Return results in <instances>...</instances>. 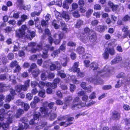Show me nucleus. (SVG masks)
I'll return each mask as SVG.
<instances>
[{
	"label": "nucleus",
	"instance_id": "f257e3e1",
	"mask_svg": "<svg viewBox=\"0 0 130 130\" xmlns=\"http://www.w3.org/2000/svg\"><path fill=\"white\" fill-rule=\"evenodd\" d=\"M110 70L108 66H106L103 70L98 71L97 74L95 77L93 78H91L90 81L91 82L95 84L98 85L103 84V81L99 77L103 76L107 77L109 76Z\"/></svg>",
	"mask_w": 130,
	"mask_h": 130
},
{
	"label": "nucleus",
	"instance_id": "f03ea898",
	"mask_svg": "<svg viewBox=\"0 0 130 130\" xmlns=\"http://www.w3.org/2000/svg\"><path fill=\"white\" fill-rule=\"evenodd\" d=\"M49 31L50 30L46 28L45 29V33L46 34H47L49 36L48 41L50 44H52L53 41L55 44H59L61 40L62 39L63 36V34L61 33L59 34H54L53 36L54 38V39L53 40L52 37H51V34L50 33Z\"/></svg>",
	"mask_w": 130,
	"mask_h": 130
},
{
	"label": "nucleus",
	"instance_id": "7ed1b4c3",
	"mask_svg": "<svg viewBox=\"0 0 130 130\" xmlns=\"http://www.w3.org/2000/svg\"><path fill=\"white\" fill-rule=\"evenodd\" d=\"M40 114L39 112H35L34 113V119H31L29 122V124L30 125H35L36 126V129H40L42 128L43 127L45 126L47 124V122H41V125L39 126H37L38 124L37 122V121L39 120V117L40 115Z\"/></svg>",
	"mask_w": 130,
	"mask_h": 130
},
{
	"label": "nucleus",
	"instance_id": "20e7f679",
	"mask_svg": "<svg viewBox=\"0 0 130 130\" xmlns=\"http://www.w3.org/2000/svg\"><path fill=\"white\" fill-rule=\"evenodd\" d=\"M28 32L29 35H26L25 34V31H24L21 30L20 29L17 30L16 31V35L17 37L20 38L25 39L27 38L31 39L32 38L35 37V32L34 31L30 32L28 30Z\"/></svg>",
	"mask_w": 130,
	"mask_h": 130
},
{
	"label": "nucleus",
	"instance_id": "39448f33",
	"mask_svg": "<svg viewBox=\"0 0 130 130\" xmlns=\"http://www.w3.org/2000/svg\"><path fill=\"white\" fill-rule=\"evenodd\" d=\"M84 33L78 34V37L81 41L86 43L88 40V36L91 35L94 31L87 27L84 29Z\"/></svg>",
	"mask_w": 130,
	"mask_h": 130
},
{
	"label": "nucleus",
	"instance_id": "423d86ee",
	"mask_svg": "<svg viewBox=\"0 0 130 130\" xmlns=\"http://www.w3.org/2000/svg\"><path fill=\"white\" fill-rule=\"evenodd\" d=\"M36 45V43L35 42H31L28 43V46L25 49L27 51L35 53L37 51H41L42 49L43 44L42 42L37 45L36 48H34V47Z\"/></svg>",
	"mask_w": 130,
	"mask_h": 130
},
{
	"label": "nucleus",
	"instance_id": "0eeeda50",
	"mask_svg": "<svg viewBox=\"0 0 130 130\" xmlns=\"http://www.w3.org/2000/svg\"><path fill=\"white\" fill-rule=\"evenodd\" d=\"M40 110L41 113L44 115L46 117L49 116V119L51 120H53L55 118H56L57 115L55 113H50V109L46 107H42L40 108Z\"/></svg>",
	"mask_w": 130,
	"mask_h": 130
},
{
	"label": "nucleus",
	"instance_id": "6e6552de",
	"mask_svg": "<svg viewBox=\"0 0 130 130\" xmlns=\"http://www.w3.org/2000/svg\"><path fill=\"white\" fill-rule=\"evenodd\" d=\"M55 64L52 63L51 65L50 66V69L52 71H53L57 69L58 70H60L61 68V66L60 63L58 61H56Z\"/></svg>",
	"mask_w": 130,
	"mask_h": 130
},
{
	"label": "nucleus",
	"instance_id": "1a4fd4ad",
	"mask_svg": "<svg viewBox=\"0 0 130 130\" xmlns=\"http://www.w3.org/2000/svg\"><path fill=\"white\" fill-rule=\"evenodd\" d=\"M11 115H10L9 117L7 118V121L6 123H4L2 125V127L4 130H7L9 127V124L12 123L13 122L12 118L11 117Z\"/></svg>",
	"mask_w": 130,
	"mask_h": 130
},
{
	"label": "nucleus",
	"instance_id": "9d476101",
	"mask_svg": "<svg viewBox=\"0 0 130 130\" xmlns=\"http://www.w3.org/2000/svg\"><path fill=\"white\" fill-rule=\"evenodd\" d=\"M8 85H6L3 83H0V92H3L6 91L9 88Z\"/></svg>",
	"mask_w": 130,
	"mask_h": 130
},
{
	"label": "nucleus",
	"instance_id": "9b49d317",
	"mask_svg": "<svg viewBox=\"0 0 130 130\" xmlns=\"http://www.w3.org/2000/svg\"><path fill=\"white\" fill-rule=\"evenodd\" d=\"M90 68L94 71L95 72L99 70V67L97 63L95 62H93L91 64L90 66Z\"/></svg>",
	"mask_w": 130,
	"mask_h": 130
},
{
	"label": "nucleus",
	"instance_id": "f8f14e48",
	"mask_svg": "<svg viewBox=\"0 0 130 130\" xmlns=\"http://www.w3.org/2000/svg\"><path fill=\"white\" fill-rule=\"evenodd\" d=\"M81 87L83 89L87 91L88 92H89L91 91L92 87L90 86L86 87V83L84 82H82L81 85Z\"/></svg>",
	"mask_w": 130,
	"mask_h": 130
},
{
	"label": "nucleus",
	"instance_id": "ddd939ff",
	"mask_svg": "<svg viewBox=\"0 0 130 130\" xmlns=\"http://www.w3.org/2000/svg\"><path fill=\"white\" fill-rule=\"evenodd\" d=\"M46 47L47 49L44 48L43 50V55H42V57L44 58H47L48 57V55L47 54L48 50L50 48V46L48 45H46Z\"/></svg>",
	"mask_w": 130,
	"mask_h": 130
},
{
	"label": "nucleus",
	"instance_id": "4468645a",
	"mask_svg": "<svg viewBox=\"0 0 130 130\" xmlns=\"http://www.w3.org/2000/svg\"><path fill=\"white\" fill-rule=\"evenodd\" d=\"M89 39L90 41L93 42L96 41V33L94 31L93 33H91V35H89Z\"/></svg>",
	"mask_w": 130,
	"mask_h": 130
},
{
	"label": "nucleus",
	"instance_id": "2eb2a0df",
	"mask_svg": "<svg viewBox=\"0 0 130 130\" xmlns=\"http://www.w3.org/2000/svg\"><path fill=\"white\" fill-rule=\"evenodd\" d=\"M0 112L1 114H0V120L2 121L4 119V116L8 115L10 114V112H8L7 113H5V110L4 109H0Z\"/></svg>",
	"mask_w": 130,
	"mask_h": 130
},
{
	"label": "nucleus",
	"instance_id": "dca6fc26",
	"mask_svg": "<svg viewBox=\"0 0 130 130\" xmlns=\"http://www.w3.org/2000/svg\"><path fill=\"white\" fill-rule=\"evenodd\" d=\"M107 26H97L96 28V30L98 31L102 32H104L106 29H107Z\"/></svg>",
	"mask_w": 130,
	"mask_h": 130
},
{
	"label": "nucleus",
	"instance_id": "f3484780",
	"mask_svg": "<svg viewBox=\"0 0 130 130\" xmlns=\"http://www.w3.org/2000/svg\"><path fill=\"white\" fill-rule=\"evenodd\" d=\"M108 4L113 11H115L117 9L118 7L117 5L114 4L112 2L110 1L108 2Z\"/></svg>",
	"mask_w": 130,
	"mask_h": 130
},
{
	"label": "nucleus",
	"instance_id": "a211bd4d",
	"mask_svg": "<svg viewBox=\"0 0 130 130\" xmlns=\"http://www.w3.org/2000/svg\"><path fill=\"white\" fill-rule=\"evenodd\" d=\"M86 105V103L85 104L81 103L78 104H75L73 105L72 106V109L74 110L77 108H79L81 107L85 106Z\"/></svg>",
	"mask_w": 130,
	"mask_h": 130
},
{
	"label": "nucleus",
	"instance_id": "6ab92c4d",
	"mask_svg": "<svg viewBox=\"0 0 130 130\" xmlns=\"http://www.w3.org/2000/svg\"><path fill=\"white\" fill-rule=\"evenodd\" d=\"M48 106L50 109V110L55 111L56 110L57 107L55 105V103L53 102H51L49 103Z\"/></svg>",
	"mask_w": 130,
	"mask_h": 130
},
{
	"label": "nucleus",
	"instance_id": "aec40b11",
	"mask_svg": "<svg viewBox=\"0 0 130 130\" xmlns=\"http://www.w3.org/2000/svg\"><path fill=\"white\" fill-rule=\"evenodd\" d=\"M122 60V58L120 56H118L113 60L111 62V64H114L118 63Z\"/></svg>",
	"mask_w": 130,
	"mask_h": 130
},
{
	"label": "nucleus",
	"instance_id": "412c9836",
	"mask_svg": "<svg viewBox=\"0 0 130 130\" xmlns=\"http://www.w3.org/2000/svg\"><path fill=\"white\" fill-rule=\"evenodd\" d=\"M79 63L78 62H75L72 68L73 72H76L79 71H80V69L78 68V67L79 66Z\"/></svg>",
	"mask_w": 130,
	"mask_h": 130
},
{
	"label": "nucleus",
	"instance_id": "4be33fe9",
	"mask_svg": "<svg viewBox=\"0 0 130 130\" xmlns=\"http://www.w3.org/2000/svg\"><path fill=\"white\" fill-rule=\"evenodd\" d=\"M61 15L62 17L65 19L66 21H68L69 20L70 18L68 13L66 11H63L61 13Z\"/></svg>",
	"mask_w": 130,
	"mask_h": 130
},
{
	"label": "nucleus",
	"instance_id": "5701e85b",
	"mask_svg": "<svg viewBox=\"0 0 130 130\" xmlns=\"http://www.w3.org/2000/svg\"><path fill=\"white\" fill-rule=\"evenodd\" d=\"M23 124L24 125L20 123L19 125V127L17 130H23L24 129H26L28 127L29 125L28 124L25 123Z\"/></svg>",
	"mask_w": 130,
	"mask_h": 130
},
{
	"label": "nucleus",
	"instance_id": "b1692460",
	"mask_svg": "<svg viewBox=\"0 0 130 130\" xmlns=\"http://www.w3.org/2000/svg\"><path fill=\"white\" fill-rule=\"evenodd\" d=\"M112 117L115 119H119L120 118V113L117 111H114L112 113Z\"/></svg>",
	"mask_w": 130,
	"mask_h": 130
},
{
	"label": "nucleus",
	"instance_id": "393cba45",
	"mask_svg": "<svg viewBox=\"0 0 130 130\" xmlns=\"http://www.w3.org/2000/svg\"><path fill=\"white\" fill-rule=\"evenodd\" d=\"M68 60V59L66 57L61 59V63L63 66L65 67L67 66Z\"/></svg>",
	"mask_w": 130,
	"mask_h": 130
},
{
	"label": "nucleus",
	"instance_id": "a878e982",
	"mask_svg": "<svg viewBox=\"0 0 130 130\" xmlns=\"http://www.w3.org/2000/svg\"><path fill=\"white\" fill-rule=\"evenodd\" d=\"M72 99L73 98L72 96H69L66 98L64 102H65L66 104H68L69 105L72 101Z\"/></svg>",
	"mask_w": 130,
	"mask_h": 130
},
{
	"label": "nucleus",
	"instance_id": "bb28decb",
	"mask_svg": "<svg viewBox=\"0 0 130 130\" xmlns=\"http://www.w3.org/2000/svg\"><path fill=\"white\" fill-rule=\"evenodd\" d=\"M77 51L79 54H82L85 53V49L83 47L79 46L77 48Z\"/></svg>",
	"mask_w": 130,
	"mask_h": 130
},
{
	"label": "nucleus",
	"instance_id": "cd10ccee",
	"mask_svg": "<svg viewBox=\"0 0 130 130\" xmlns=\"http://www.w3.org/2000/svg\"><path fill=\"white\" fill-rule=\"evenodd\" d=\"M8 77L7 79L9 80H12V82L14 84H15L16 83L15 77L13 75L10 76L7 75Z\"/></svg>",
	"mask_w": 130,
	"mask_h": 130
},
{
	"label": "nucleus",
	"instance_id": "c85d7f7f",
	"mask_svg": "<svg viewBox=\"0 0 130 130\" xmlns=\"http://www.w3.org/2000/svg\"><path fill=\"white\" fill-rule=\"evenodd\" d=\"M24 111L22 109H19L17 110V112L16 114V116L17 118L19 117L22 114L24 113Z\"/></svg>",
	"mask_w": 130,
	"mask_h": 130
},
{
	"label": "nucleus",
	"instance_id": "c756f323",
	"mask_svg": "<svg viewBox=\"0 0 130 130\" xmlns=\"http://www.w3.org/2000/svg\"><path fill=\"white\" fill-rule=\"evenodd\" d=\"M32 74L34 77L37 76L40 73L39 70L37 68L33 71H32Z\"/></svg>",
	"mask_w": 130,
	"mask_h": 130
},
{
	"label": "nucleus",
	"instance_id": "7c9ffc66",
	"mask_svg": "<svg viewBox=\"0 0 130 130\" xmlns=\"http://www.w3.org/2000/svg\"><path fill=\"white\" fill-rule=\"evenodd\" d=\"M83 24V22L80 20H78L75 25V27L77 28H79L81 25Z\"/></svg>",
	"mask_w": 130,
	"mask_h": 130
},
{
	"label": "nucleus",
	"instance_id": "2f4dec72",
	"mask_svg": "<svg viewBox=\"0 0 130 130\" xmlns=\"http://www.w3.org/2000/svg\"><path fill=\"white\" fill-rule=\"evenodd\" d=\"M13 96L10 94H9L6 96L5 102H9L12 100H13Z\"/></svg>",
	"mask_w": 130,
	"mask_h": 130
},
{
	"label": "nucleus",
	"instance_id": "473e14b6",
	"mask_svg": "<svg viewBox=\"0 0 130 130\" xmlns=\"http://www.w3.org/2000/svg\"><path fill=\"white\" fill-rule=\"evenodd\" d=\"M60 50L59 49L57 50L54 51L51 54V56L54 58L56 57L57 55V54L60 53Z\"/></svg>",
	"mask_w": 130,
	"mask_h": 130
},
{
	"label": "nucleus",
	"instance_id": "72a5a7b5",
	"mask_svg": "<svg viewBox=\"0 0 130 130\" xmlns=\"http://www.w3.org/2000/svg\"><path fill=\"white\" fill-rule=\"evenodd\" d=\"M61 25L62 26V29L63 31L66 32L68 30L67 26L64 22H62L60 23Z\"/></svg>",
	"mask_w": 130,
	"mask_h": 130
},
{
	"label": "nucleus",
	"instance_id": "f704fd0d",
	"mask_svg": "<svg viewBox=\"0 0 130 130\" xmlns=\"http://www.w3.org/2000/svg\"><path fill=\"white\" fill-rule=\"evenodd\" d=\"M69 4L68 3V2L67 1H64L63 3L62 7L63 8L66 9L69 8Z\"/></svg>",
	"mask_w": 130,
	"mask_h": 130
},
{
	"label": "nucleus",
	"instance_id": "c9c22d12",
	"mask_svg": "<svg viewBox=\"0 0 130 130\" xmlns=\"http://www.w3.org/2000/svg\"><path fill=\"white\" fill-rule=\"evenodd\" d=\"M72 82L75 84H78L79 83V81L77 80L76 78V77L75 76H72L71 77Z\"/></svg>",
	"mask_w": 130,
	"mask_h": 130
},
{
	"label": "nucleus",
	"instance_id": "e433bc0d",
	"mask_svg": "<svg viewBox=\"0 0 130 130\" xmlns=\"http://www.w3.org/2000/svg\"><path fill=\"white\" fill-rule=\"evenodd\" d=\"M38 95L40 97L42 98L45 97V91L44 90H42L40 91L38 93Z\"/></svg>",
	"mask_w": 130,
	"mask_h": 130
},
{
	"label": "nucleus",
	"instance_id": "4c0bfd02",
	"mask_svg": "<svg viewBox=\"0 0 130 130\" xmlns=\"http://www.w3.org/2000/svg\"><path fill=\"white\" fill-rule=\"evenodd\" d=\"M108 50L106 48L105 50L104 53L103 54V56L105 59H107L109 55V53L108 51Z\"/></svg>",
	"mask_w": 130,
	"mask_h": 130
},
{
	"label": "nucleus",
	"instance_id": "58836bf2",
	"mask_svg": "<svg viewBox=\"0 0 130 130\" xmlns=\"http://www.w3.org/2000/svg\"><path fill=\"white\" fill-rule=\"evenodd\" d=\"M37 66L36 64L35 63H32V64L30 67V69L28 71L29 72H32V69L35 68L37 67Z\"/></svg>",
	"mask_w": 130,
	"mask_h": 130
},
{
	"label": "nucleus",
	"instance_id": "ea45409f",
	"mask_svg": "<svg viewBox=\"0 0 130 130\" xmlns=\"http://www.w3.org/2000/svg\"><path fill=\"white\" fill-rule=\"evenodd\" d=\"M58 74L62 78H65L66 75L63 73V71H58Z\"/></svg>",
	"mask_w": 130,
	"mask_h": 130
},
{
	"label": "nucleus",
	"instance_id": "a19ab883",
	"mask_svg": "<svg viewBox=\"0 0 130 130\" xmlns=\"http://www.w3.org/2000/svg\"><path fill=\"white\" fill-rule=\"evenodd\" d=\"M38 86L41 89L43 88L45 86V82L42 81L40 82L38 84Z\"/></svg>",
	"mask_w": 130,
	"mask_h": 130
},
{
	"label": "nucleus",
	"instance_id": "79ce46f5",
	"mask_svg": "<svg viewBox=\"0 0 130 130\" xmlns=\"http://www.w3.org/2000/svg\"><path fill=\"white\" fill-rule=\"evenodd\" d=\"M66 42L65 41H64L62 44L61 45L60 47L59 50H60L62 51H64L66 49V46L65 44Z\"/></svg>",
	"mask_w": 130,
	"mask_h": 130
},
{
	"label": "nucleus",
	"instance_id": "37998d69",
	"mask_svg": "<svg viewBox=\"0 0 130 130\" xmlns=\"http://www.w3.org/2000/svg\"><path fill=\"white\" fill-rule=\"evenodd\" d=\"M66 122H63L60 123L59 125L60 126H62L63 125L65 126V127H66L68 125H69L71 124L72 123H66Z\"/></svg>",
	"mask_w": 130,
	"mask_h": 130
},
{
	"label": "nucleus",
	"instance_id": "c03bdc74",
	"mask_svg": "<svg viewBox=\"0 0 130 130\" xmlns=\"http://www.w3.org/2000/svg\"><path fill=\"white\" fill-rule=\"evenodd\" d=\"M18 65L17 62L16 61H13L11 63L10 66L11 68H13Z\"/></svg>",
	"mask_w": 130,
	"mask_h": 130
},
{
	"label": "nucleus",
	"instance_id": "a18cd8bd",
	"mask_svg": "<svg viewBox=\"0 0 130 130\" xmlns=\"http://www.w3.org/2000/svg\"><path fill=\"white\" fill-rule=\"evenodd\" d=\"M32 95L30 93H27L26 95V98L29 100H31L32 98Z\"/></svg>",
	"mask_w": 130,
	"mask_h": 130
},
{
	"label": "nucleus",
	"instance_id": "49530a36",
	"mask_svg": "<svg viewBox=\"0 0 130 130\" xmlns=\"http://www.w3.org/2000/svg\"><path fill=\"white\" fill-rule=\"evenodd\" d=\"M16 104L17 105H21L22 106H23L24 103L20 100H17L16 102Z\"/></svg>",
	"mask_w": 130,
	"mask_h": 130
},
{
	"label": "nucleus",
	"instance_id": "de8ad7c7",
	"mask_svg": "<svg viewBox=\"0 0 130 130\" xmlns=\"http://www.w3.org/2000/svg\"><path fill=\"white\" fill-rule=\"evenodd\" d=\"M106 49H108V52L112 55H113L115 54V50L113 48H107Z\"/></svg>",
	"mask_w": 130,
	"mask_h": 130
},
{
	"label": "nucleus",
	"instance_id": "09e8293b",
	"mask_svg": "<svg viewBox=\"0 0 130 130\" xmlns=\"http://www.w3.org/2000/svg\"><path fill=\"white\" fill-rule=\"evenodd\" d=\"M37 58V56L36 55H34L31 56L30 57V59L32 60L35 61Z\"/></svg>",
	"mask_w": 130,
	"mask_h": 130
},
{
	"label": "nucleus",
	"instance_id": "8fccbe9b",
	"mask_svg": "<svg viewBox=\"0 0 130 130\" xmlns=\"http://www.w3.org/2000/svg\"><path fill=\"white\" fill-rule=\"evenodd\" d=\"M101 6L99 4H95L94 7V9L95 10H100L101 9Z\"/></svg>",
	"mask_w": 130,
	"mask_h": 130
},
{
	"label": "nucleus",
	"instance_id": "3c124183",
	"mask_svg": "<svg viewBox=\"0 0 130 130\" xmlns=\"http://www.w3.org/2000/svg\"><path fill=\"white\" fill-rule=\"evenodd\" d=\"M7 75H5L3 74L0 75V80H1L7 79Z\"/></svg>",
	"mask_w": 130,
	"mask_h": 130
},
{
	"label": "nucleus",
	"instance_id": "603ef678",
	"mask_svg": "<svg viewBox=\"0 0 130 130\" xmlns=\"http://www.w3.org/2000/svg\"><path fill=\"white\" fill-rule=\"evenodd\" d=\"M73 15L75 17L78 18L80 16V15L77 11H75L73 13Z\"/></svg>",
	"mask_w": 130,
	"mask_h": 130
},
{
	"label": "nucleus",
	"instance_id": "864d4df0",
	"mask_svg": "<svg viewBox=\"0 0 130 130\" xmlns=\"http://www.w3.org/2000/svg\"><path fill=\"white\" fill-rule=\"evenodd\" d=\"M111 88V86L110 85H105L102 87V89L104 90H109Z\"/></svg>",
	"mask_w": 130,
	"mask_h": 130
},
{
	"label": "nucleus",
	"instance_id": "5fc2aeb1",
	"mask_svg": "<svg viewBox=\"0 0 130 130\" xmlns=\"http://www.w3.org/2000/svg\"><path fill=\"white\" fill-rule=\"evenodd\" d=\"M41 12V11H40L38 12H34L31 13V16L32 17H35L36 15L37 16H39Z\"/></svg>",
	"mask_w": 130,
	"mask_h": 130
},
{
	"label": "nucleus",
	"instance_id": "6e6d98bb",
	"mask_svg": "<svg viewBox=\"0 0 130 130\" xmlns=\"http://www.w3.org/2000/svg\"><path fill=\"white\" fill-rule=\"evenodd\" d=\"M28 16L26 14H23L21 16V19L24 21H25V20L28 19Z\"/></svg>",
	"mask_w": 130,
	"mask_h": 130
},
{
	"label": "nucleus",
	"instance_id": "4d7b16f0",
	"mask_svg": "<svg viewBox=\"0 0 130 130\" xmlns=\"http://www.w3.org/2000/svg\"><path fill=\"white\" fill-rule=\"evenodd\" d=\"M55 74L54 73H50L47 75V77L48 78L51 79L53 78L55 76Z\"/></svg>",
	"mask_w": 130,
	"mask_h": 130
},
{
	"label": "nucleus",
	"instance_id": "13d9d810",
	"mask_svg": "<svg viewBox=\"0 0 130 130\" xmlns=\"http://www.w3.org/2000/svg\"><path fill=\"white\" fill-rule=\"evenodd\" d=\"M15 90L18 92H20L22 90L21 85H17L15 88Z\"/></svg>",
	"mask_w": 130,
	"mask_h": 130
},
{
	"label": "nucleus",
	"instance_id": "bf43d9fd",
	"mask_svg": "<svg viewBox=\"0 0 130 130\" xmlns=\"http://www.w3.org/2000/svg\"><path fill=\"white\" fill-rule=\"evenodd\" d=\"M56 21L55 20H54L52 22V25L54 26L56 29H58L59 28V26L56 23Z\"/></svg>",
	"mask_w": 130,
	"mask_h": 130
},
{
	"label": "nucleus",
	"instance_id": "052dcab7",
	"mask_svg": "<svg viewBox=\"0 0 130 130\" xmlns=\"http://www.w3.org/2000/svg\"><path fill=\"white\" fill-rule=\"evenodd\" d=\"M125 76V74L121 72L117 76V78H124Z\"/></svg>",
	"mask_w": 130,
	"mask_h": 130
},
{
	"label": "nucleus",
	"instance_id": "680f3d73",
	"mask_svg": "<svg viewBox=\"0 0 130 130\" xmlns=\"http://www.w3.org/2000/svg\"><path fill=\"white\" fill-rule=\"evenodd\" d=\"M14 55L12 53H9L7 57L8 59L10 60H11L13 58Z\"/></svg>",
	"mask_w": 130,
	"mask_h": 130
},
{
	"label": "nucleus",
	"instance_id": "e2e57ef3",
	"mask_svg": "<svg viewBox=\"0 0 130 130\" xmlns=\"http://www.w3.org/2000/svg\"><path fill=\"white\" fill-rule=\"evenodd\" d=\"M20 13L19 12H14L13 16V17L15 19L18 18L19 17V14Z\"/></svg>",
	"mask_w": 130,
	"mask_h": 130
},
{
	"label": "nucleus",
	"instance_id": "0e129e2a",
	"mask_svg": "<svg viewBox=\"0 0 130 130\" xmlns=\"http://www.w3.org/2000/svg\"><path fill=\"white\" fill-rule=\"evenodd\" d=\"M67 45L68 46H75L76 44L75 43L72 41H69Z\"/></svg>",
	"mask_w": 130,
	"mask_h": 130
},
{
	"label": "nucleus",
	"instance_id": "69168bd1",
	"mask_svg": "<svg viewBox=\"0 0 130 130\" xmlns=\"http://www.w3.org/2000/svg\"><path fill=\"white\" fill-rule=\"evenodd\" d=\"M76 88V86L75 85H70V90L72 92H73Z\"/></svg>",
	"mask_w": 130,
	"mask_h": 130
},
{
	"label": "nucleus",
	"instance_id": "338daca9",
	"mask_svg": "<svg viewBox=\"0 0 130 130\" xmlns=\"http://www.w3.org/2000/svg\"><path fill=\"white\" fill-rule=\"evenodd\" d=\"M41 78L42 80H44L47 79V77L45 74L42 73L41 75Z\"/></svg>",
	"mask_w": 130,
	"mask_h": 130
},
{
	"label": "nucleus",
	"instance_id": "774afa93",
	"mask_svg": "<svg viewBox=\"0 0 130 130\" xmlns=\"http://www.w3.org/2000/svg\"><path fill=\"white\" fill-rule=\"evenodd\" d=\"M124 120L126 125L128 126L130 125V119L129 118H126Z\"/></svg>",
	"mask_w": 130,
	"mask_h": 130
}]
</instances>
